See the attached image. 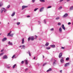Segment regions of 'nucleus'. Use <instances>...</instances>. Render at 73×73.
<instances>
[{
  "instance_id": "nucleus-31",
  "label": "nucleus",
  "mask_w": 73,
  "mask_h": 73,
  "mask_svg": "<svg viewBox=\"0 0 73 73\" xmlns=\"http://www.w3.org/2000/svg\"><path fill=\"white\" fill-rule=\"evenodd\" d=\"M20 24V22H18L17 23V25H19Z\"/></svg>"
},
{
  "instance_id": "nucleus-4",
  "label": "nucleus",
  "mask_w": 73,
  "mask_h": 73,
  "mask_svg": "<svg viewBox=\"0 0 73 73\" xmlns=\"http://www.w3.org/2000/svg\"><path fill=\"white\" fill-rule=\"evenodd\" d=\"M68 15L67 13H66L65 15H64L62 17L63 18H65V17H67L68 16Z\"/></svg>"
},
{
  "instance_id": "nucleus-47",
  "label": "nucleus",
  "mask_w": 73,
  "mask_h": 73,
  "mask_svg": "<svg viewBox=\"0 0 73 73\" xmlns=\"http://www.w3.org/2000/svg\"><path fill=\"white\" fill-rule=\"evenodd\" d=\"M27 17H30V16L29 15H28L27 16Z\"/></svg>"
},
{
  "instance_id": "nucleus-35",
  "label": "nucleus",
  "mask_w": 73,
  "mask_h": 73,
  "mask_svg": "<svg viewBox=\"0 0 73 73\" xmlns=\"http://www.w3.org/2000/svg\"><path fill=\"white\" fill-rule=\"evenodd\" d=\"M46 63H44L43 65V66H45V65H46Z\"/></svg>"
},
{
  "instance_id": "nucleus-51",
  "label": "nucleus",
  "mask_w": 73,
  "mask_h": 73,
  "mask_svg": "<svg viewBox=\"0 0 73 73\" xmlns=\"http://www.w3.org/2000/svg\"><path fill=\"white\" fill-rule=\"evenodd\" d=\"M70 0H67V2H68V1H70Z\"/></svg>"
},
{
  "instance_id": "nucleus-37",
  "label": "nucleus",
  "mask_w": 73,
  "mask_h": 73,
  "mask_svg": "<svg viewBox=\"0 0 73 73\" xmlns=\"http://www.w3.org/2000/svg\"><path fill=\"white\" fill-rule=\"evenodd\" d=\"M28 70V68H26L25 69V71L26 72Z\"/></svg>"
},
{
  "instance_id": "nucleus-9",
  "label": "nucleus",
  "mask_w": 73,
  "mask_h": 73,
  "mask_svg": "<svg viewBox=\"0 0 73 73\" xmlns=\"http://www.w3.org/2000/svg\"><path fill=\"white\" fill-rule=\"evenodd\" d=\"M69 63H68L65 64L64 66L66 67V66H69Z\"/></svg>"
},
{
  "instance_id": "nucleus-60",
  "label": "nucleus",
  "mask_w": 73,
  "mask_h": 73,
  "mask_svg": "<svg viewBox=\"0 0 73 73\" xmlns=\"http://www.w3.org/2000/svg\"><path fill=\"white\" fill-rule=\"evenodd\" d=\"M43 58H44V55H43Z\"/></svg>"
},
{
  "instance_id": "nucleus-26",
  "label": "nucleus",
  "mask_w": 73,
  "mask_h": 73,
  "mask_svg": "<svg viewBox=\"0 0 73 73\" xmlns=\"http://www.w3.org/2000/svg\"><path fill=\"white\" fill-rule=\"evenodd\" d=\"M58 19H60V17H58L56 18V20H58Z\"/></svg>"
},
{
  "instance_id": "nucleus-52",
  "label": "nucleus",
  "mask_w": 73,
  "mask_h": 73,
  "mask_svg": "<svg viewBox=\"0 0 73 73\" xmlns=\"http://www.w3.org/2000/svg\"><path fill=\"white\" fill-rule=\"evenodd\" d=\"M3 50H4V49H3L1 50V52H2L3 51Z\"/></svg>"
},
{
  "instance_id": "nucleus-48",
  "label": "nucleus",
  "mask_w": 73,
  "mask_h": 73,
  "mask_svg": "<svg viewBox=\"0 0 73 73\" xmlns=\"http://www.w3.org/2000/svg\"><path fill=\"white\" fill-rule=\"evenodd\" d=\"M63 0H60V2H61V1H63Z\"/></svg>"
},
{
  "instance_id": "nucleus-30",
  "label": "nucleus",
  "mask_w": 73,
  "mask_h": 73,
  "mask_svg": "<svg viewBox=\"0 0 73 73\" xmlns=\"http://www.w3.org/2000/svg\"><path fill=\"white\" fill-rule=\"evenodd\" d=\"M61 9H62V6H60L58 8V9H59V10H60Z\"/></svg>"
},
{
  "instance_id": "nucleus-54",
  "label": "nucleus",
  "mask_w": 73,
  "mask_h": 73,
  "mask_svg": "<svg viewBox=\"0 0 73 73\" xmlns=\"http://www.w3.org/2000/svg\"><path fill=\"white\" fill-rule=\"evenodd\" d=\"M7 68H8V69H9V68H10V67L9 66L7 67Z\"/></svg>"
},
{
  "instance_id": "nucleus-50",
  "label": "nucleus",
  "mask_w": 73,
  "mask_h": 73,
  "mask_svg": "<svg viewBox=\"0 0 73 73\" xmlns=\"http://www.w3.org/2000/svg\"><path fill=\"white\" fill-rule=\"evenodd\" d=\"M35 58H36V57L35 56L33 58L34 60H35Z\"/></svg>"
},
{
  "instance_id": "nucleus-39",
  "label": "nucleus",
  "mask_w": 73,
  "mask_h": 73,
  "mask_svg": "<svg viewBox=\"0 0 73 73\" xmlns=\"http://www.w3.org/2000/svg\"><path fill=\"white\" fill-rule=\"evenodd\" d=\"M15 57V55H14L12 57V58H13Z\"/></svg>"
},
{
  "instance_id": "nucleus-55",
  "label": "nucleus",
  "mask_w": 73,
  "mask_h": 73,
  "mask_svg": "<svg viewBox=\"0 0 73 73\" xmlns=\"http://www.w3.org/2000/svg\"><path fill=\"white\" fill-rule=\"evenodd\" d=\"M35 37H37V36L36 35H35Z\"/></svg>"
},
{
  "instance_id": "nucleus-53",
  "label": "nucleus",
  "mask_w": 73,
  "mask_h": 73,
  "mask_svg": "<svg viewBox=\"0 0 73 73\" xmlns=\"http://www.w3.org/2000/svg\"><path fill=\"white\" fill-rule=\"evenodd\" d=\"M60 72L61 73H62V70H60Z\"/></svg>"
},
{
  "instance_id": "nucleus-19",
  "label": "nucleus",
  "mask_w": 73,
  "mask_h": 73,
  "mask_svg": "<svg viewBox=\"0 0 73 73\" xmlns=\"http://www.w3.org/2000/svg\"><path fill=\"white\" fill-rule=\"evenodd\" d=\"M49 45V43L47 42L46 43V44H45V46H48Z\"/></svg>"
},
{
  "instance_id": "nucleus-17",
  "label": "nucleus",
  "mask_w": 73,
  "mask_h": 73,
  "mask_svg": "<svg viewBox=\"0 0 73 73\" xmlns=\"http://www.w3.org/2000/svg\"><path fill=\"white\" fill-rule=\"evenodd\" d=\"M52 70V68H50L49 70H48L47 71V72H50Z\"/></svg>"
},
{
  "instance_id": "nucleus-7",
  "label": "nucleus",
  "mask_w": 73,
  "mask_h": 73,
  "mask_svg": "<svg viewBox=\"0 0 73 73\" xmlns=\"http://www.w3.org/2000/svg\"><path fill=\"white\" fill-rule=\"evenodd\" d=\"M62 52H61L59 54V58H61V57H62Z\"/></svg>"
},
{
  "instance_id": "nucleus-57",
  "label": "nucleus",
  "mask_w": 73,
  "mask_h": 73,
  "mask_svg": "<svg viewBox=\"0 0 73 73\" xmlns=\"http://www.w3.org/2000/svg\"><path fill=\"white\" fill-rule=\"evenodd\" d=\"M21 46H19V48H21Z\"/></svg>"
},
{
  "instance_id": "nucleus-3",
  "label": "nucleus",
  "mask_w": 73,
  "mask_h": 73,
  "mask_svg": "<svg viewBox=\"0 0 73 73\" xmlns=\"http://www.w3.org/2000/svg\"><path fill=\"white\" fill-rule=\"evenodd\" d=\"M22 10H23L25 8H26L28 7V6H27L23 5L22 6Z\"/></svg>"
},
{
  "instance_id": "nucleus-29",
  "label": "nucleus",
  "mask_w": 73,
  "mask_h": 73,
  "mask_svg": "<svg viewBox=\"0 0 73 73\" xmlns=\"http://www.w3.org/2000/svg\"><path fill=\"white\" fill-rule=\"evenodd\" d=\"M58 25H61V23L59 22L58 24Z\"/></svg>"
},
{
  "instance_id": "nucleus-5",
  "label": "nucleus",
  "mask_w": 73,
  "mask_h": 73,
  "mask_svg": "<svg viewBox=\"0 0 73 73\" xmlns=\"http://www.w3.org/2000/svg\"><path fill=\"white\" fill-rule=\"evenodd\" d=\"M7 58H8V57H7V55L4 56L3 57V59H6Z\"/></svg>"
},
{
  "instance_id": "nucleus-27",
  "label": "nucleus",
  "mask_w": 73,
  "mask_h": 73,
  "mask_svg": "<svg viewBox=\"0 0 73 73\" xmlns=\"http://www.w3.org/2000/svg\"><path fill=\"white\" fill-rule=\"evenodd\" d=\"M38 9V8H37L35 9L34 10V11H37V9Z\"/></svg>"
},
{
  "instance_id": "nucleus-46",
  "label": "nucleus",
  "mask_w": 73,
  "mask_h": 73,
  "mask_svg": "<svg viewBox=\"0 0 73 73\" xmlns=\"http://www.w3.org/2000/svg\"><path fill=\"white\" fill-rule=\"evenodd\" d=\"M68 25H70V24H71V23H70V22H69L68 23Z\"/></svg>"
},
{
  "instance_id": "nucleus-14",
  "label": "nucleus",
  "mask_w": 73,
  "mask_h": 73,
  "mask_svg": "<svg viewBox=\"0 0 73 73\" xmlns=\"http://www.w3.org/2000/svg\"><path fill=\"white\" fill-rule=\"evenodd\" d=\"M24 43V38H23L22 40V43L23 44Z\"/></svg>"
},
{
  "instance_id": "nucleus-64",
  "label": "nucleus",
  "mask_w": 73,
  "mask_h": 73,
  "mask_svg": "<svg viewBox=\"0 0 73 73\" xmlns=\"http://www.w3.org/2000/svg\"><path fill=\"white\" fill-rule=\"evenodd\" d=\"M8 24H9V23H8Z\"/></svg>"
},
{
  "instance_id": "nucleus-56",
  "label": "nucleus",
  "mask_w": 73,
  "mask_h": 73,
  "mask_svg": "<svg viewBox=\"0 0 73 73\" xmlns=\"http://www.w3.org/2000/svg\"><path fill=\"white\" fill-rule=\"evenodd\" d=\"M37 37H36L35 38V39H37Z\"/></svg>"
},
{
  "instance_id": "nucleus-20",
  "label": "nucleus",
  "mask_w": 73,
  "mask_h": 73,
  "mask_svg": "<svg viewBox=\"0 0 73 73\" xmlns=\"http://www.w3.org/2000/svg\"><path fill=\"white\" fill-rule=\"evenodd\" d=\"M44 9V7H42L40 10V12H41V11L42 10Z\"/></svg>"
},
{
  "instance_id": "nucleus-1",
  "label": "nucleus",
  "mask_w": 73,
  "mask_h": 73,
  "mask_svg": "<svg viewBox=\"0 0 73 73\" xmlns=\"http://www.w3.org/2000/svg\"><path fill=\"white\" fill-rule=\"evenodd\" d=\"M12 33V31H11L9 33H8L7 34V36H11V37H13V34H12L11 35V33Z\"/></svg>"
},
{
  "instance_id": "nucleus-16",
  "label": "nucleus",
  "mask_w": 73,
  "mask_h": 73,
  "mask_svg": "<svg viewBox=\"0 0 73 73\" xmlns=\"http://www.w3.org/2000/svg\"><path fill=\"white\" fill-rule=\"evenodd\" d=\"M15 15V12H14L11 15V16L12 17L14 16Z\"/></svg>"
},
{
  "instance_id": "nucleus-21",
  "label": "nucleus",
  "mask_w": 73,
  "mask_h": 73,
  "mask_svg": "<svg viewBox=\"0 0 73 73\" xmlns=\"http://www.w3.org/2000/svg\"><path fill=\"white\" fill-rule=\"evenodd\" d=\"M59 31L60 32H62V29L61 28V27H60L59 29Z\"/></svg>"
},
{
  "instance_id": "nucleus-42",
  "label": "nucleus",
  "mask_w": 73,
  "mask_h": 73,
  "mask_svg": "<svg viewBox=\"0 0 73 73\" xmlns=\"http://www.w3.org/2000/svg\"><path fill=\"white\" fill-rule=\"evenodd\" d=\"M3 54H4V53L3 52L2 53H1V54H0V56H2V55H3Z\"/></svg>"
},
{
  "instance_id": "nucleus-59",
  "label": "nucleus",
  "mask_w": 73,
  "mask_h": 73,
  "mask_svg": "<svg viewBox=\"0 0 73 73\" xmlns=\"http://www.w3.org/2000/svg\"><path fill=\"white\" fill-rule=\"evenodd\" d=\"M38 23H40V21H38Z\"/></svg>"
},
{
  "instance_id": "nucleus-62",
  "label": "nucleus",
  "mask_w": 73,
  "mask_h": 73,
  "mask_svg": "<svg viewBox=\"0 0 73 73\" xmlns=\"http://www.w3.org/2000/svg\"><path fill=\"white\" fill-rule=\"evenodd\" d=\"M1 35V33H0V35Z\"/></svg>"
},
{
  "instance_id": "nucleus-32",
  "label": "nucleus",
  "mask_w": 73,
  "mask_h": 73,
  "mask_svg": "<svg viewBox=\"0 0 73 73\" xmlns=\"http://www.w3.org/2000/svg\"><path fill=\"white\" fill-rule=\"evenodd\" d=\"M28 53L30 56H31V53H30V51H28Z\"/></svg>"
},
{
  "instance_id": "nucleus-58",
  "label": "nucleus",
  "mask_w": 73,
  "mask_h": 73,
  "mask_svg": "<svg viewBox=\"0 0 73 73\" xmlns=\"http://www.w3.org/2000/svg\"><path fill=\"white\" fill-rule=\"evenodd\" d=\"M54 64H55V62H54L53 63V65H54Z\"/></svg>"
},
{
  "instance_id": "nucleus-36",
  "label": "nucleus",
  "mask_w": 73,
  "mask_h": 73,
  "mask_svg": "<svg viewBox=\"0 0 73 73\" xmlns=\"http://www.w3.org/2000/svg\"><path fill=\"white\" fill-rule=\"evenodd\" d=\"M44 23L45 24H46V20H45V19L44 20Z\"/></svg>"
},
{
  "instance_id": "nucleus-28",
  "label": "nucleus",
  "mask_w": 73,
  "mask_h": 73,
  "mask_svg": "<svg viewBox=\"0 0 73 73\" xmlns=\"http://www.w3.org/2000/svg\"><path fill=\"white\" fill-rule=\"evenodd\" d=\"M16 66V64H14V65L13 66V68H15V66Z\"/></svg>"
},
{
  "instance_id": "nucleus-25",
  "label": "nucleus",
  "mask_w": 73,
  "mask_h": 73,
  "mask_svg": "<svg viewBox=\"0 0 73 73\" xmlns=\"http://www.w3.org/2000/svg\"><path fill=\"white\" fill-rule=\"evenodd\" d=\"M69 60V58L68 57L66 58V61H68V60Z\"/></svg>"
},
{
  "instance_id": "nucleus-18",
  "label": "nucleus",
  "mask_w": 73,
  "mask_h": 73,
  "mask_svg": "<svg viewBox=\"0 0 73 73\" xmlns=\"http://www.w3.org/2000/svg\"><path fill=\"white\" fill-rule=\"evenodd\" d=\"M64 62V60L63 59H61L60 60V62H62V63H63Z\"/></svg>"
},
{
  "instance_id": "nucleus-44",
  "label": "nucleus",
  "mask_w": 73,
  "mask_h": 73,
  "mask_svg": "<svg viewBox=\"0 0 73 73\" xmlns=\"http://www.w3.org/2000/svg\"><path fill=\"white\" fill-rule=\"evenodd\" d=\"M61 49H65V48L64 47H61Z\"/></svg>"
},
{
  "instance_id": "nucleus-63",
  "label": "nucleus",
  "mask_w": 73,
  "mask_h": 73,
  "mask_svg": "<svg viewBox=\"0 0 73 73\" xmlns=\"http://www.w3.org/2000/svg\"><path fill=\"white\" fill-rule=\"evenodd\" d=\"M0 24H1V22H0Z\"/></svg>"
},
{
  "instance_id": "nucleus-12",
  "label": "nucleus",
  "mask_w": 73,
  "mask_h": 73,
  "mask_svg": "<svg viewBox=\"0 0 73 73\" xmlns=\"http://www.w3.org/2000/svg\"><path fill=\"white\" fill-rule=\"evenodd\" d=\"M31 40H32V41H33V40H34V39L35 38H34V37L33 36H31Z\"/></svg>"
},
{
  "instance_id": "nucleus-2",
  "label": "nucleus",
  "mask_w": 73,
  "mask_h": 73,
  "mask_svg": "<svg viewBox=\"0 0 73 73\" xmlns=\"http://www.w3.org/2000/svg\"><path fill=\"white\" fill-rule=\"evenodd\" d=\"M4 10H5V8L2 7L1 10V13H3V12Z\"/></svg>"
},
{
  "instance_id": "nucleus-13",
  "label": "nucleus",
  "mask_w": 73,
  "mask_h": 73,
  "mask_svg": "<svg viewBox=\"0 0 73 73\" xmlns=\"http://www.w3.org/2000/svg\"><path fill=\"white\" fill-rule=\"evenodd\" d=\"M8 44H9V45H13V44H12V43L11 42H10V41H9V42Z\"/></svg>"
},
{
  "instance_id": "nucleus-34",
  "label": "nucleus",
  "mask_w": 73,
  "mask_h": 73,
  "mask_svg": "<svg viewBox=\"0 0 73 73\" xmlns=\"http://www.w3.org/2000/svg\"><path fill=\"white\" fill-rule=\"evenodd\" d=\"M10 7V5H8L7 7V8H9Z\"/></svg>"
},
{
  "instance_id": "nucleus-33",
  "label": "nucleus",
  "mask_w": 73,
  "mask_h": 73,
  "mask_svg": "<svg viewBox=\"0 0 73 73\" xmlns=\"http://www.w3.org/2000/svg\"><path fill=\"white\" fill-rule=\"evenodd\" d=\"M30 40H31V37H29L28 38V41H29Z\"/></svg>"
},
{
  "instance_id": "nucleus-45",
  "label": "nucleus",
  "mask_w": 73,
  "mask_h": 73,
  "mask_svg": "<svg viewBox=\"0 0 73 73\" xmlns=\"http://www.w3.org/2000/svg\"><path fill=\"white\" fill-rule=\"evenodd\" d=\"M22 47V48H25V45H23Z\"/></svg>"
},
{
  "instance_id": "nucleus-38",
  "label": "nucleus",
  "mask_w": 73,
  "mask_h": 73,
  "mask_svg": "<svg viewBox=\"0 0 73 73\" xmlns=\"http://www.w3.org/2000/svg\"><path fill=\"white\" fill-rule=\"evenodd\" d=\"M52 7L51 6H49L47 7V8H50Z\"/></svg>"
},
{
  "instance_id": "nucleus-43",
  "label": "nucleus",
  "mask_w": 73,
  "mask_h": 73,
  "mask_svg": "<svg viewBox=\"0 0 73 73\" xmlns=\"http://www.w3.org/2000/svg\"><path fill=\"white\" fill-rule=\"evenodd\" d=\"M24 61H22L21 62V64H24Z\"/></svg>"
},
{
  "instance_id": "nucleus-61",
  "label": "nucleus",
  "mask_w": 73,
  "mask_h": 73,
  "mask_svg": "<svg viewBox=\"0 0 73 73\" xmlns=\"http://www.w3.org/2000/svg\"><path fill=\"white\" fill-rule=\"evenodd\" d=\"M14 20H16V19H14Z\"/></svg>"
},
{
  "instance_id": "nucleus-11",
  "label": "nucleus",
  "mask_w": 73,
  "mask_h": 73,
  "mask_svg": "<svg viewBox=\"0 0 73 73\" xmlns=\"http://www.w3.org/2000/svg\"><path fill=\"white\" fill-rule=\"evenodd\" d=\"M25 62L26 64L27 65L28 64V60H25Z\"/></svg>"
},
{
  "instance_id": "nucleus-15",
  "label": "nucleus",
  "mask_w": 73,
  "mask_h": 73,
  "mask_svg": "<svg viewBox=\"0 0 73 73\" xmlns=\"http://www.w3.org/2000/svg\"><path fill=\"white\" fill-rule=\"evenodd\" d=\"M3 3L2 2L0 3V7H1L2 6H3Z\"/></svg>"
},
{
  "instance_id": "nucleus-40",
  "label": "nucleus",
  "mask_w": 73,
  "mask_h": 73,
  "mask_svg": "<svg viewBox=\"0 0 73 73\" xmlns=\"http://www.w3.org/2000/svg\"><path fill=\"white\" fill-rule=\"evenodd\" d=\"M35 1V0H32V3H34Z\"/></svg>"
},
{
  "instance_id": "nucleus-6",
  "label": "nucleus",
  "mask_w": 73,
  "mask_h": 73,
  "mask_svg": "<svg viewBox=\"0 0 73 73\" xmlns=\"http://www.w3.org/2000/svg\"><path fill=\"white\" fill-rule=\"evenodd\" d=\"M64 30V31L65 30V27H64V25H62L61 27Z\"/></svg>"
},
{
  "instance_id": "nucleus-49",
  "label": "nucleus",
  "mask_w": 73,
  "mask_h": 73,
  "mask_svg": "<svg viewBox=\"0 0 73 73\" xmlns=\"http://www.w3.org/2000/svg\"><path fill=\"white\" fill-rule=\"evenodd\" d=\"M7 11V10H6V9L4 11V12H6Z\"/></svg>"
},
{
  "instance_id": "nucleus-22",
  "label": "nucleus",
  "mask_w": 73,
  "mask_h": 73,
  "mask_svg": "<svg viewBox=\"0 0 73 73\" xmlns=\"http://www.w3.org/2000/svg\"><path fill=\"white\" fill-rule=\"evenodd\" d=\"M46 49H50V47H47L46 48Z\"/></svg>"
},
{
  "instance_id": "nucleus-23",
  "label": "nucleus",
  "mask_w": 73,
  "mask_h": 73,
  "mask_svg": "<svg viewBox=\"0 0 73 73\" xmlns=\"http://www.w3.org/2000/svg\"><path fill=\"white\" fill-rule=\"evenodd\" d=\"M40 1L41 2H45V0H40Z\"/></svg>"
},
{
  "instance_id": "nucleus-41",
  "label": "nucleus",
  "mask_w": 73,
  "mask_h": 73,
  "mask_svg": "<svg viewBox=\"0 0 73 73\" xmlns=\"http://www.w3.org/2000/svg\"><path fill=\"white\" fill-rule=\"evenodd\" d=\"M50 30V31H53V30H54V29H53V28H52V29H51Z\"/></svg>"
},
{
  "instance_id": "nucleus-8",
  "label": "nucleus",
  "mask_w": 73,
  "mask_h": 73,
  "mask_svg": "<svg viewBox=\"0 0 73 73\" xmlns=\"http://www.w3.org/2000/svg\"><path fill=\"white\" fill-rule=\"evenodd\" d=\"M7 39V38H4L3 39H2V41L3 42L5 41H6Z\"/></svg>"
},
{
  "instance_id": "nucleus-24",
  "label": "nucleus",
  "mask_w": 73,
  "mask_h": 73,
  "mask_svg": "<svg viewBox=\"0 0 73 73\" xmlns=\"http://www.w3.org/2000/svg\"><path fill=\"white\" fill-rule=\"evenodd\" d=\"M72 9H73V6L71 7L70 8V10H72Z\"/></svg>"
},
{
  "instance_id": "nucleus-10",
  "label": "nucleus",
  "mask_w": 73,
  "mask_h": 73,
  "mask_svg": "<svg viewBox=\"0 0 73 73\" xmlns=\"http://www.w3.org/2000/svg\"><path fill=\"white\" fill-rule=\"evenodd\" d=\"M50 46L51 47V48H54L56 46H55V45H54V44H53V45H51Z\"/></svg>"
}]
</instances>
